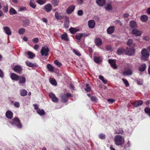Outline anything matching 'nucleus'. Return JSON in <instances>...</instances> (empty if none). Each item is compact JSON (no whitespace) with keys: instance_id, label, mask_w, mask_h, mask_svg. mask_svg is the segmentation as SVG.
I'll list each match as a JSON object with an SVG mask.
<instances>
[{"instance_id":"nucleus-49","label":"nucleus","mask_w":150,"mask_h":150,"mask_svg":"<svg viewBox=\"0 0 150 150\" xmlns=\"http://www.w3.org/2000/svg\"><path fill=\"white\" fill-rule=\"evenodd\" d=\"M25 32V29L23 28H21L18 30V33L20 35H22Z\"/></svg>"},{"instance_id":"nucleus-39","label":"nucleus","mask_w":150,"mask_h":150,"mask_svg":"<svg viewBox=\"0 0 150 150\" xmlns=\"http://www.w3.org/2000/svg\"><path fill=\"white\" fill-rule=\"evenodd\" d=\"M59 2V0H52L51 3L54 6L57 5Z\"/></svg>"},{"instance_id":"nucleus-18","label":"nucleus","mask_w":150,"mask_h":150,"mask_svg":"<svg viewBox=\"0 0 150 150\" xmlns=\"http://www.w3.org/2000/svg\"><path fill=\"white\" fill-rule=\"evenodd\" d=\"M19 76L14 73H12L10 75V77L11 79L12 80H14L15 81H17L18 80V79Z\"/></svg>"},{"instance_id":"nucleus-24","label":"nucleus","mask_w":150,"mask_h":150,"mask_svg":"<svg viewBox=\"0 0 150 150\" xmlns=\"http://www.w3.org/2000/svg\"><path fill=\"white\" fill-rule=\"evenodd\" d=\"M105 9L108 11H111L112 9V6L111 4L109 3L107 4L105 7Z\"/></svg>"},{"instance_id":"nucleus-16","label":"nucleus","mask_w":150,"mask_h":150,"mask_svg":"<svg viewBox=\"0 0 150 150\" xmlns=\"http://www.w3.org/2000/svg\"><path fill=\"white\" fill-rule=\"evenodd\" d=\"M13 70L18 73H21L22 71V68L19 66H16L13 68Z\"/></svg>"},{"instance_id":"nucleus-64","label":"nucleus","mask_w":150,"mask_h":150,"mask_svg":"<svg viewBox=\"0 0 150 150\" xmlns=\"http://www.w3.org/2000/svg\"><path fill=\"white\" fill-rule=\"evenodd\" d=\"M91 100L92 101H95L96 100V98L95 97L91 96L90 97Z\"/></svg>"},{"instance_id":"nucleus-57","label":"nucleus","mask_w":150,"mask_h":150,"mask_svg":"<svg viewBox=\"0 0 150 150\" xmlns=\"http://www.w3.org/2000/svg\"><path fill=\"white\" fill-rule=\"evenodd\" d=\"M130 143L129 141H128V142L126 144L125 146V149L128 150V148L130 146Z\"/></svg>"},{"instance_id":"nucleus-9","label":"nucleus","mask_w":150,"mask_h":150,"mask_svg":"<svg viewBox=\"0 0 150 150\" xmlns=\"http://www.w3.org/2000/svg\"><path fill=\"white\" fill-rule=\"evenodd\" d=\"M52 8V5L50 4H48L45 5L43 9L46 11L49 12L51 11Z\"/></svg>"},{"instance_id":"nucleus-34","label":"nucleus","mask_w":150,"mask_h":150,"mask_svg":"<svg viewBox=\"0 0 150 150\" xmlns=\"http://www.w3.org/2000/svg\"><path fill=\"white\" fill-rule=\"evenodd\" d=\"M61 38L62 39L65 41H67L69 40L67 35L66 33H64L61 36Z\"/></svg>"},{"instance_id":"nucleus-22","label":"nucleus","mask_w":150,"mask_h":150,"mask_svg":"<svg viewBox=\"0 0 150 150\" xmlns=\"http://www.w3.org/2000/svg\"><path fill=\"white\" fill-rule=\"evenodd\" d=\"M6 115L8 118L11 119L13 117V113L11 111H8L6 112Z\"/></svg>"},{"instance_id":"nucleus-38","label":"nucleus","mask_w":150,"mask_h":150,"mask_svg":"<svg viewBox=\"0 0 150 150\" xmlns=\"http://www.w3.org/2000/svg\"><path fill=\"white\" fill-rule=\"evenodd\" d=\"M9 13L10 15H14L17 13V11L14 8H11L9 10Z\"/></svg>"},{"instance_id":"nucleus-13","label":"nucleus","mask_w":150,"mask_h":150,"mask_svg":"<svg viewBox=\"0 0 150 150\" xmlns=\"http://www.w3.org/2000/svg\"><path fill=\"white\" fill-rule=\"evenodd\" d=\"M75 6L74 5H72L70 6L68 8L67 10V13L68 14L71 13L74 10Z\"/></svg>"},{"instance_id":"nucleus-6","label":"nucleus","mask_w":150,"mask_h":150,"mask_svg":"<svg viewBox=\"0 0 150 150\" xmlns=\"http://www.w3.org/2000/svg\"><path fill=\"white\" fill-rule=\"evenodd\" d=\"M50 97L52 101L56 103L58 101V99L55 96L54 94L52 93H50L49 94Z\"/></svg>"},{"instance_id":"nucleus-60","label":"nucleus","mask_w":150,"mask_h":150,"mask_svg":"<svg viewBox=\"0 0 150 150\" xmlns=\"http://www.w3.org/2000/svg\"><path fill=\"white\" fill-rule=\"evenodd\" d=\"M4 77V73L3 71L0 69V77L3 78Z\"/></svg>"},{"instance_id":"nucleus-52","label":"nucleus","mask_w":150,"mask_h":150,"mask_svg":"<svg viewBox=\"0 0 150 150\" xmlns=\"http://www.w3.org/2000/svg\"><path fill=\"white\" fill-rule=\"evenodd\" d=\"M122 80L125 84L126 86H129V83L126 79H122Z\"/></svg>"},{"instance_id":"nucleus-63","label":"nucleus","mask_w":150,"mask_h":150,"mask_svg":"<svg viewBox=\"0 0 150 150\" xmlns=\"http://www.w3.org/2000/svg\"><path fill=\"white\" fill-rule=\"evenodd\" d=\"M33 41L34 43H36L38 42L39 40L38 38H35L33 39Z\"/></svg>"},{"instance_id":"nucleus-3","label":"nucleus","mask_w":150,"mask_h":150,"mask_svg":"<svg viewBox=\"0 0 150 150\" xmlns=\"http://www.w3.org/2000/svg\"><path fill=\"white\" fill-rule=\"evenodd\" d=\"M141 54L142 59L145 60L149 56V54L146 49H144L142 50Z\"/></svg>"},{"instance_id":"nucleus-54","label":"nucleus","mask_w":150,"mask_h":150,"mask_svg":"<svg viewBox=\"0 0 150 150\" xmlns=\"http://www.w3.org/2000/svg\"><path fill=\"white\" fill-rule=\"evenodd\" d=\"M54 63L59 67L61 66L62 65V64L60 62L57 60H55L54 61Z\"/></svg>"},{"instance_id":"nucleus-20","label":"nucleus","mask_w":150,"mask_h":150,"mask_svg":"<svg viewBox=\"0 0 150 150\" xmlns=\"http://www.w3.org/2000/svg\"><path fill=\"white\" fill-rule=\"evenodd\" d=\"M129 25L131 28H137V23L133 21H132L130 22Z\"/></svg>"},{"instance_id":"nucleus-37","label":"nucleus","mask_w":150,"mask_h":150,"mask_svg":"<svg viewBox=\"0 0 150 150\" xmlns=\"http://www.w3.org/2000/svg\"><path fill=\"white\" fill-rule=\"evenodd\" d=\"M68 98L66 96L65 94H64L62 95L61 96V100L64 103H66L67 101Z\"/></svg>"},{"instance_id":"nucleus-41","label":"nucleus","mask_w":150,"mask_h":150,"mask_svg":"<svg viewBox=\"0 0 150 150\" xmlns=\"http://www.w3.org/2000/svg\"><path fill=\"white\" fill-rule=\"evenodd\" d=\"M29 5L31 7L33 8H35L36 7V5L35 3L31 0L30 1Z\"/></svg>"},{"instance_id":"nucleus-28","label":"nucleus","mask_w":150,"mask_h":150,"mask_svg":"<svg viewBox=\"0 0 150 150\" xmlns=\"http://www.w3.org/2000/svg\"><path fill=\"white\" fill-rule=\"evenodd\" d=\"M141 21L144 22L147 21L148 19V17L146 15H143L140 17Z\"/></svg>"},{"instance_id":"nucleus-53","label":"nucleus","mask_w":150,"mask_h":150,"mask_svg":"<svg viewBox=\"0 0 150 150\" xmlns=\"http://www.w3.org/2000/svg\"><path fill=\"white\" fill-rule=\"evenodd\" d=\"M114 23L116 24L119 23L120 25H122V23L119 20H116L114 21Z\"/></svg>"},{"instance_id":"nucleus-31","label":"nucleus","mask_w":150,"mask_h":150,"mask_svg":"<svg viewBox=\"0 0 150 150\" xmlns=\"http://www.w3.org/2000/svg\"><path fill=\"white\" fill-rule=\"evenodd\" d=\"M25 63L26 64L28 67H36V63L35 64H33L31 62H29L28 61H27L25 62Z\"/></svg>"},{"instance_id":"nucleus-48","label":"nucleus","mask_w":150,"mask_h":150,"mask_svg":"<svg viewBox=\"0 0 150 150\" xmlns=\"http://www.w3.org/2000/svg\"><path fill=\"white\" fill-rule=\"evenodd\" d=\"M85 90L87 92H89L91 91V88L89 84H86Z\"/></svg>"},{"instance_id":"nucleus-35","label":"nucleus","mask_w":150,"mask_h":150,"mask_svg":"<svg viewBox=\"0 0 150 150\" xmlns=\"http://www.w3.org/2000/svg\"><path fill=\"white\" fill-rule=\"evenodd\" d=\"M37 112L40 115H44L45 112L44 110L43 109H37Z\"/></svg>"},{"instance_id":"nucleus-11","label":"nucleus","mask_w":150,"mask_h":150,"mask_svg":"<svg viewBox=\"0 0 150 150\" xmlns=\"http://www.w3.org/2000/svg\"><path fill=\"white\" fill-rule=\"evenodd\" d=\"M132 33L136 36H139L142 33V32L141 31L136 29H133L132 31Z\"/></svg>"},{"instance_id":"nucleus-1","label":"nucleus","mask_w":150,"mask_h":150,"mask_svg":"<svg viewBox=\"0 0 150 150\" xmlns=\"http://www.w3.org/2000/svg\"><path fill=\"white\" fill-rule=\"evenodd\" d=\"M114 141L116 145L122 146L124 143V137L121 135H116L115 137Z\"/></svg>"},{"instance_id":"nucleus-2","label":"nucleus","mask_w":150,"mask_h":150,"mask_svg":"<svg viewBox=\"0 0 150 150\" xmlns=\"http://www.w3.org/2000/svg\"><path fill=\"white\" fill-rule=\"evenodd\" d=\"M11 124L14 126H16L18 128L21 129L23 127V125L20 122L19 119L17 117H15L10 122Z\"/></svg>"},{"instance_id":"nucleus-51","label":"nucleus","mask_w":150,"mask_h":150,"mask_svg":"<svg viewBox=\"0 0 150 150\" xmlns=\"http://www.w3.org/2000/svg\"><path fill=\"white\" fill-rule=\"evenodd\" d=\"M73 52L76 55H77L78 56H80L81 55L80 53L76 49H74L73 50Z\"/></svg>"},{"instance_id":"nucleus-46","label":"nucleus","mask_w":150,"mask_h":150,"mask_svg":"<svg viewBox=\"0 0 150 150\" xmlns=\"http://www.w3.org/2000/svg\"><path fill=\"white\" fill-rule=\"evenodd\" d=\"M28 54L29 56L28 58L30 59H33L35 56L34 54L31 52H28Z\"/></svg>"},{"instance_id":"nucleus-62","label":"nucleus","mask_w":150,"mask_h":150,"mask_svg":"<svg viewBox=\"0 0 150 150\" xmlns=\"http://www.w3.org/2000/svg\"><path fill=\"white\" fill-rule=\"evenodd\" d=\"M77 14L79 16H81L83 14V11L82 10H79L78 11Z\"/></svg>"},{"instance_id":"nucleus-58","label":"nucleus","mask_w":150,"mask_h":150,"mask_svg":"<svg viewBox=\"0 0 150 150\" xmlns=\"http://www.w3.org/2000/svg\"><path fill=\"white\" fill-rule=\"evenodd\" d=\"M99 137L101 139H104L105 138V136L103 134H100L99 135Z\"/></svg>"},{"instance_id":"nucleus-26","label":"nucleus","mask_w":150,"mask_h":150,"mask_svg":"<svg viewBox=\"0 0 150 150\" xmlns=\"http://www.w3.org/2000/svg\"><path fill=\"white\" fill-rule=\"evenodd\" d=\"M55 16L57 19L61 20L63 19V16H62L60 13L57 12L55 13Z\"/></svg>"},{"instance_id":"nucleus-15","label":"nucleus","mask_w":150,"mask_h":150,"mask_svg":"<svg viewBox=\"0 0 150 150\" xmlns=\"http://www.w3.org/2000/svg\"><path fill=\"white\" fill-rule=\"evenodd\" d=\"M18 80L19 81L18 83L19 84L21 83H25L26 80L25 78L23 76H19Z\"/></svg>"},{"instance_id":"nucleus-14","label":"nucleus","mask_w":150,"mask_h":150,"mask_svg":"<svg viewBox=\"0 0 150 150\" xmlns=\"http://www.w3.org/2000/svg\"><path fill=\"white\" fill-rule=\"evenodd\" d=\"M95 42L96 45L98 46L101 45L102 42L101 39L99 38H96L95 39Z\"/></svg>"},{"instance_id":"nucleus-7","label":"nucleus","mask_w":150,"mask_h":150,"mask_svg":"<svg viewBox=\"0 0 150 150\" xmlns=\"http://www.w3.org/2000/svg\"><path fill=\"white\" fill-rule=\"evenodd\" d=\"M108 62L112 68L114 69H117V66L115 64L116 60L115 59H110L109 60Z\"/></svg>"},{"instance_id":"nucleus-30","label":"nucleus","mask_w":150,"mask_h":150,"mask_svg":"<svg viewBox=\"0 0 150 150\" xmlns=\"http://www.w3.org/2000/svg\"><path fill=\"white\" fill-rule=\"evenodd\" d=\"M23 26L25 27H26L29 25L30 21L28 20L25 19L23 20Z\"/></svg>"},{"instance_id":"nucleus-21","label":"nucleus","mask_w":150,"mask_h":150,"mask_svg":"<svg viewBox=\"0 0 150 150\" xmlns=\"http://www.w3.org/2000/svg\"><path fill=\"white\" fill-rule=\"evenodd\" d=\"M64 26L66 28H68L69 26V19L67 17H66L65 18Z\"/></svg>"},{"instance_id":"nucleus-5","label":"nucleus","mask_w":150,"mask_h":150,"mask_svg":"<svg viewBox=\"0 0 150 150\" xmlns=\"http://www.w3.org/2000/svg\"><path fill=\"white\" fill-rule=\"evenodd\" d=\"M132 73V71L131 68H126L123 73L124 75H131Z\"/></svg>"},{"instance_id":"nucleus-4","label":"nucleus","mask_w":150,"mask_h":150,"mask_svg":"<svg viewBox=\"0 0 150 150\" xmlns=\"http://www.w3.org/2000/svg\"><path fill=\"white\" fill-rule=\"evenodd\" d=\"M49 51V49L47 46L43 47L41 49L40 53L41 55L46 56L48 55V52Z\"/></svg>"},{"instance_id":"nucleus-45","label":"nucleus","mask_w":150,"mask_h":150,"mask_svg":"<svg viewBox=\"0 0 150 150\" xmlns=\"http://www.w3.org/2000/svg\"><path fill=\"white\" fill-rule=\"evenodd\" d=\"M37 2L40 5H43L45 3V0H37Z\"/></svg>"},{"instance_id":"nucleus-10","label":"nucleus","mask_w":150,"mask_h":150,"mask_svg":"<svg viewBox=\"0 0 150 150\" xmlns=\"http://www.w3.org/2000/svg\"><path fill=\"white\" fill-rule=\"evenodd\" d=\"M88 27L90 28H93L96 25V23L93 20H91L88 21Z\"/></svg>"},{"instance_id":"nucleus-44","label":"nucleus","mask_w":150,"mask_h":150,"mask_svg":"<svg viewBox=\"0 0 150 150\" xmlns=\"http://www.w3.org/2000/svg\"><path fill=\"white\" fill-rule=\"evenodd\" d=\"M124 50L122 48L118 49L117 50V53L118 54L120 55L124 53Z\"/></svg>"},{"instance_id":"nucleus-47","label":"nucleus","mask_w":150,"mask_h":150,"mask_svg":"<svg viewBox=\"0 0 150 150\" xmlns=\"http://www.w3.org/2000/svg\"><path fill=\"white\" fill-rule=\"evenodd\" d=\"M144 111L145 112L148 114L149 116L150 117V108H145Z\"/></svg>"},{"instance_id":"nucleus-43","label":"nucleus","mask_w":150,"mask_h":150,"mask_svg":"<svg viewBox=\"0 0 150 150\" xmlns=\"http://www.w3.org/2000/svg\"><path fill=\"white\" fill-rule=\"evenodd\" d=\"M49 80L50 83L51 84L54 86L57 85V82L53 78L50 79Z\"/></svg>"},{"instance_id":"nucleus-32","label":"nucleus","mask_w":150,"mask_h":150,"mask_svg":"<svg viewBox=\"0 0 150 150\" xmlns=\"http://www.w3.org/2000/svg\"><path fill=\"white\" fill-rule=\"evenodd\" d=\"M93 59L94 61L97 63H99L101 62V59L100 57H98L97 56H95L93 57Z\"/></svg>"},{"instance_id":"nucleus-17","label":"nucleus","mask_w":150,"mask_h":150,"mask_svg":"<svg viewBox=\"0 0 150 150\" xmlns=\"http://www.w3.org/2000/svg\"><path fill=\"white\" fill-rule=\"evenodd\" d=\"M3 29L5 33L8 35H10L11 34V32L10 28L7 26H4V27Z\"/></svg>"},{"instance_id":"nucleus-29","label":"nucleus","mask_w":150,"mask_h":150,"mask_svg":"<svg viewBox=\"0 0 150 150\" xmlns=\"http://www.w3.org/2000/svg\"><path fill=\"white\" fill-rule=\"evenodd\" d=\"M69 30L70 33L72 34H75L79 30V29L73 27H71Z\"/></svg>"},{"instance_id":"nucleus-42","label":"nucleus","mask_w":150,"mask_h":150,"mask_svg":"<svg viewBox=\"0 0 150 150\" xmlns=\"http://www.w3.org/2000/svg\"><path fill=\"white\" fill-rule=\"evenodd\" d=\"M99 78L102 80L103 83L104 84L106 83L107 82V80L105 79L101 75L99 76Z\"/></svg>"},{"instance_id":"nucleus-36","label":"nucleus","mask_w":150,"mask_h":150,"mask_svg":"<svg viewBox=\"0 0 150 150\" xmlns=\"http://www.w3.org/2000/svg\"><path fill=\"white\" fill-rule=\"evenodd\" d=\"M47 67L50 71L52 72L54 71V67L50 64H48L47 65Z\"/></svg>"},{"instance_id":"nucleus-61","label":"nucleus","mask_w":150,"mask_h":150,"mask_svg":"<svg viewBox=\"0 0 150 150\" xmlns=\"http://www.w3.org/2000/svg\"><path fill=\"white\" fill-rule=\"evenodd\" d=\"M137 83L138 85H141L143 84V81L142 79H139L137 81Z\"/></svg>"},{"instance_id":"nucleus-40","label":"nucleus","mask_w":150,"mask_h":150,"mask_svg":"<svg viewBox=\"0 0 150 150\" xmlns=\"http://www.w3.org/2000/svg\"><path fill=\"white\" fill-rule=\"evenodd\" d=\"M82 36L83 34L82 33H78L76 35V38L77 40H80L81 39Z\"/></svg>"},{"instance_id":"nucleus-59","label":"nucleus","mask_w":150,"mask_h":150,"mask_svg":"<svg viewBox=\"0 0 150 150\" xmlns=\"http://www.w3.org/2000/svg\"><path fill=\"white\" fill-rule=\"evenodd\" d=\"M14 106L17 108H18L20 107V104L18 102H15L13 104Z\"/></svg>"},{"instance_id":"nucleus-27","label":"nucleus","mask_w":150,"mask_h":150,"mask_svg":"<svg viewBox=\"0 0 150 150\" xmlns=\"http://www.w3.org/2000/svg\"><path fill=\"white\" fill-rule=\"evenodd\" d=\"M123 133V130L122 128H119L117 129L116 130L115 132V134H122Z\"/></svg>"},{"instance_id":"nucleus-56","label":"nucleus","mask_w":150,"mask_h":150,"mask_svg":"<svg viewBox=\"0 0 150 150\" xmlns=\"http://www.w3.org/2000/svg\"><path fill=\"white\" fill-rule=\"evenodd\" d=\"M108 101L110 104H112L115 101V100L112 99H109L108 100Z\"/></svg>"},{"instance_id":"nucleus-8","label":"nucleus","mask_w":150,"mask_h":150,"mask_svg":"<svg viewBox=\"0 0 150 150\" xmlns=\"http://www.w3.org/2000/svg\"><path fill=\"white\" fill-rule=\"evenodd\" d=\"M134 50L133 48H127L126 51V54L129 55H132L134 54Z\"/></svg>"},{"instance_id":"nucleus-23","label":"nucleus","mask_w":150,"mask_h":150,"mask_svg":"<svg viewBox=\"0 0 150 150\" xmlns=\"http://www.w3.org/2000/svg\"><path fill=\"white\" fill-rule=\"evenodd\" d=\"M142 101L141 100H139L138 101H136L134 103H132V104L134 106L137 107V106L141 105L142 104Z\"/></svg>"},{"instance_id":"nucleus-12","label":"nucleus","mask_w":150,"mask_h":150,"mask_svg":"<svg viewBox=\"0 0 150 150\" xmlns=\"http://www.w3.org/2000/svg\"><path fill=\"white\" fill-rule=\"evenodd\" d=\"M115 30V27L114 26H110L107 30V33L109 34H111L114 33Z\"/></svg>"},{"instance_id":"nucleus-33","label":"nucleus","mask_w":150,"mask_h":150,"mask_svg":"<svg viewBox=\"0 0 150 150\" xmlns=\"http://www.w3.org/2000/svg\"><path fill=\"white\" fill-rule=\"evenodd\" d=\"M27 91L25 89H22L20 91V94L21 96H25L27 94Z\"/></svg>"},{"instance_id":"nucleus-50","label":"nucleus","mask_w":150,"mask_h":150,"mask_svg":"<svg viewBox=\"0 0 150 150\" xmlns=\"http://www.w3.org/2000/svg\"><path fill=\"white\" fill-rule=\"evenodd\" d=\"M3 9L5 13H7L8 11V6L7 5L4 6Z\"/></svg>"},{"instance_id":"nucleus-55","label":"nucleus","mask_w":150,"mask_h":150,"mask_svg":"<svg viewBox=\"0 0 150 150\" xmlns=\"http://www.w3.org/2000/svg\"><path fill=\"white\" fill-rule=\"evenodd\" d=\"M133 42V40H132L130 39L129 40L127 43V44L129 46H130Z\"/></svg>"},{"instance_id":"nucleus-25","label":"nucleus","mask_w":150,"mask_h":150,"mask_svg":"<svg viewBox=\"0 0 150 150\" xmlns=\"http://www.w3.org/2000/svg\"><path fill=\"white\" fill-rule=\"evenodd\" d=\"M146 66L145 64H142L139 67V71H144L146 68Z\"/></svg>"},{"instance_id":"nucleus-19","label":"nucleus","mask_w":150,"mask_h":150,"mask_svg":"<svg viewBox=\"0 0 150 150\" xmlns=\"http://www.w3.org/2000/svg\"><path fill=\"white\" fill-rule=\"evenodd\" d=\"M105 0H97L96 1V3L100 6H104L105 4Z\"/></svg>"}]
</instances>
